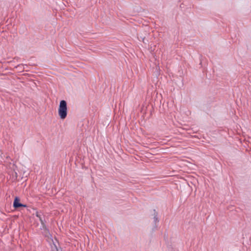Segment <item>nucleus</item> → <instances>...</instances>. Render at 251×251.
I'll use <instances>...</instances> for the list:
<instances>
[{"label": "nucleus", "instance_id": "1", "mask_svg": "<svg viewBox=\"0 0 251 251\" xmlns=\"http://www.w3.org/2000/svg\"><path fill=\"white\" fill-rule=\"evenodd\" d=\"M58 115L61 119L66 118L67 115V105L65 100H62L60 101Z\"/></svg>", "mask_w": 251, "mask_h": 251}, {"label": "nucleus", "instance_id": "2", "mask_svg": "<svg viewBox=\"0 0 251 251\" xmlns=\"http://www.w3.org/2000/svg\"><path fill=\"white\" fill-rule=\"evenodd\" d=\"M21 205H22V203L20 202V199L18 197H16L13 202V207L15 208H18L21 207Z\"/></svg>", "mask_w": 251, "mask_h": 251}, {"label": "nucleus", "instance_id": "3", "mask_svg": "<svg viewBox=\"0 0 251 251\" xmlns=\"http://www.w3.org/2000/svg\"><path fill=\"white\" fill-rule=\"evenodd\" d=\"M36 216L39 218L41 224H44V223L46 222L45 219L43 218V214L41 212H37L36 213Z\"/></svg>", "mask_w": 251, "mask_h": 251}, {"label": "nucleus", "instance_id": "4", "mask_svg": "<svg viewBox=\"0 0 251 251\" xmlns=\"http://www.w3.org/2000/svg\"><path fill=\"white\" fill-rule=\"evenodd\" d=\"M42 233L43 235L46 237H49L50 235L49 230L48 228L42 230Z\"/></svg>", "mask_w": 251, "mask_h": 251}, {"label": "nucleus", "instance_id": "5", "mask_svg": "<svg viewBox=\"0 0 251 251\" xmlns=\"http://www.w3.org/2000/svg\"><path fill=\"white\" fill-rule=\"evenodd\" d=\"M154 217H153V221L156 224V223H158L159 222V220L157 217V213H156L155 210H154Z\"/></svg>", "mask_w": 251, "mask_h": 251}, {"label": "nucleus", "instance_id": "6", "mask_svg": "<svg viewBox=\"0 0 251 251\" xmlns=\"http://www.w3.org/2000/svg\"><path fill=\"white\" fill-rule=\"evenodd\" d=\"M46 229H47L46 223H44V224H41V229L42 230H45Z\"/></svg>", "mask_w": 251, "mask_h": 251}, {"label": "nucleus", "instance_id": "7", "mask_svg": "<svg viewBox=\"0 0 251 251\" xmlns=\"http://www.w3.org/2000/svg\"><path fill=\"white\" fill-rule=\"evenodd\" d=\"M15 168H16V167H15V165H14V164H13L12 165V166L11 167V169H12V170H13L14 171H15Z\"/></svg>", "mask_w": 251, "mask_h": 251}, {"label": "nucleus", "instance_id": "8", "mask_svg": "<svg viewBox=\"0 0 251 251\" xmlns=\"http://www.w3.org/2000/svg\"><path fill=\"white\" fill-rule=\"evenodd\" d=\"M26 206H27L26 205L24 204H22V205H21V207H26Z\"/></svg>", "mask_w": 251, "mask_h": 251}]
</instances>
